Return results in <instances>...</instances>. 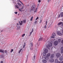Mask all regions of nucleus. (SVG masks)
Listing matches in <instances>:
<instances>
[{"mask_svg":"<svg viewBox=\"0 0 63 63\" xmlns=\"http://www.w3.org/2000/svg\"><path fill=\"white\" fill-rule=\"evenodd\" d=\"M63 23H62V22H60L58 23V25H60L61 24H62V25H63Z\"/></svg>","mask_w":63,"mask_h":63,"instance_id":"nucleus-15","label":"nucleus"},{"mask_svg":"<svg viewBox=\"0 0 63 63\" xmlns=\"http://www.w3.org/2000/svg\"><path fill=\"white\" fill-rule=\"evenodd\" d=\"M61 43H62V44H63V40H62V42H61Z\"/></svg>","mask_w":63,"mask_h":63,"instance_id":"nucleus-45","label":"nucleus"},{"mask_svg":"<svg viewBox=\"0 0 63 63\" xmlns=\"http://www.w3.org/2000/svg\"><path fill=\"white\" fill-rule=\"evenodd\" d=\"M4 56L3 55H0V58H3Z\"/></svg>","mask_w":63,"mask_h":63,"instance_id":"nucleus-24","label":"nucleus"},{"mask_svg":"<svg viewBox=\"0 0 63 63\" xmlns=\"http://www.w3.org/2000/svg\"><path fill=\"white\" fill-rule=\"evenodd\" d=\"M15 8L16 9H18V8H19V7H18V5H15Z\"/></svg>","mask_w":63,"mask_h":63,"instance_id":"nucleus-21","label":"nucleus"},{"mask_svg":"<svg viewBox=\"0 0 63 63\" xmlns=\"http://www.w3.org/2000/svg\"><path fill=\"white\" fill-rule=\"evenodd\" d=\"M60 15H59V16H58L59 17H60Z\"/></svg>","mask_w":63,"mask_h":63,"instance_id":"nucleus-51","label":"nucleus"},{"mask_svg":"<svg viewBox=\"0 0 63 63\" xmlns=\"http://www.w3.org/2000/svg\"><path fill=\"white\" fill-rule=\"evenodd\" d=\"M43 28H44L45 29H47V25H46L44 27H43Z\"/></svg>","mask_w":63,"mask_h":63,"instance_id":"nucleus-29","label":"nucleus"},{"mask_svg":"<svg viewBox=\"0 0 63 63\" xmlns=\"http://www.w3.org/2000/svg\"><path fill=\"white\" fill-rule=\"evenodd\" d=\"M58 60L57 59H56L55 60V63H58Z\"/></svg>","mask_w":63,"mask_h":63,"instance_id":"nucleus-23","label":"nucleus"},{"mask_svg":"<svg viewBox=\"0 0 63 63\" xmlns=\"http://www.w3.org/2000/svg\"><path fill=\"white\" fill-rule=\"evenodd\" d=\"M42 21V20L40 19V23H41Z\"/></svg>","mask_w":63,"mask_h":63,"instance_id":"nucleus-38","label":"nucleus"},{"mask_svg":"<svg viewBox=\"0 0 63 63\" xmlns=\"http://www.w3.org/2000/svg\"><path fill=\"white\" fill-rule=\"evenodd\" d=\"M61 56V54L60 53H58L56 54V56L57 58H59Z\"/></svg>","mask_w":63,"mask_h":63,"instance_id":"nucleus-2","label":"nucleus"},{"mask_svg":"<svg viewBox=\"0 0 63 63\" xmlns=\"http://www.w3.org/2000/svg\"><path fill=\"white\" fill-rule=\"evenodd\" d=\"M47 45H46V47H47Z\"/></svg>","mask_w":63,"mask_h":63,"instance_id":"nucleus-54","label":"nucleus"},{"mask_svg":"<svg viewBox=\"0 0 63 63\" xmlns=\"http://www.w3.org/2000/svg\"><path fill=\"white\" fill-rule=\"evenodd\" d=\"M33 17L32 16L30 20L31 21H32V20H33Z\"/></svg>","mask_w":63,"mask_h":63,"instance_id":"nucleus-31","label":"nucleus"},{"mask_svg":"<svg viewBox=\"0 0 63 63\" xmlns=\"http://www.w3.org/2000/svg\"><path fill=\"white\" fill-rule=\"evenodd\" d=\"M30 45L31 47H33V43L32 42H31L30 43Z\"/></svg>","mask_w":63,"mask_h":63,"instance_id":"nucleus-19","label":"nucleus"},{"mask_svg":"<svg viewBox=\"0 0 63 63\" xmlns=\"http://www.w3.org/2000/svg\"><path fill=\"white\" fill-rule=\"evenodd\" d=\"M46 25H47V21H46Z\"/></svg>","mask_w":63,"mask_h":63,"instance_id":"nucleus-40","label":"nucleus"},{"mask_svg":"<svg viewBox=\"0 0 63 63\" xmlns=\"http://www.w3.org/2000/svg\"><path fill=\"white\" fill-rule=\"evenodd\" d=\"M20 52H21V51L19 50L18 52L19 53H20Z\"/></svg>","mask_w":63,"mask_h":63,"instance_id":"nucleus-50","label":"nucleus"},{"mask_svg":"<svg viewBox=\"0 0 63 63\" xmlns=\"http://www.w3.org/2000/svg\"><path fill=\"white\" fill-rule=\"evenodd\" d=\"M3 61H1L0 62V63H3Z\"/></svg>","mask_w":63,"mask_h":63,"instance_id":"nucleus-49","label":"nucleus"},{"mask_svg":"<svg viewBox=\"0 0 63 63\" xmlns=\"http://www.w3.org/2000/svg\"><path fill=\"white\" fill-rule=\"evenodd\" d=\"M20 7L21 8L20 9L23 10L24 8V5H22Z\"/></svg>","mask_w":63,"mask_h":63,"instance_id":"nucleus-9","label":"nucleus"},{"mask_svg":"<svg viewBox=\"0 0 63 63\" xmlns=\"http://www.w3.org/2000/svg\"><path fill=\"white\" fill-rule=\"evenodd\" d=\"M61 52L62 53H63V47H62L61 48Z\"/></svg>","mask_w":63,"mask_h":63,"instance_id":"nucleus-14","label":"nucleus"},{"mask_svg":"<svg viewBox=\"0 0 63 63\" xmlns=\"http://www.w3.org/2000/svg\"><path fill=\"white\" fill-rule=\"evenodd\" d=\"M61 63H63V61H62Z\"/></svg>","mask_w":63,"mask_h":63,"instance_id":"nucleus-58","label":"nucleus"},{"mask_svg":"<svg viewBox=\"0 0 63 63\" xmlns=\"http://www.w3.org/2000/svg\"><path fill=\"white\" fill-rule=\"evenodd\" d=\"M57 34L59 35H62V33H61V32L60 31H58L57 32Z\"/></svg>","mask_w":63,"mask_h":63,"instance_id":"nucleus-4","label":"nucleus"},{"mask_svg":"<svg viewBox=\"0 0 63 63\" xmlns=\"http://www.w3.org/2000/svg\"><path fill=\"white\" fill-rule=\"evenodd\" d=\"M37 21H36L34 23L35 24H37Z\"/></svg>","mask_w":63,"mask_h":63,"instance_id":"nucleus-42","label":"nucleus"},{"mask_svg":"<svg viewBox=\"0 0 63 63\" xmlns=\"http://www.w3.org/2000/svg\"><path fill=\"white\" fill-rule=\"evenodd\" d=\"M54 54H52L51 55L50 58H53V57H54Z\"/></svg>","mask_w":63,"mask_h":63,"instance_id":"nucleus-11","label":"nucleus"},{"mask_svg":"<svg viewBox=\"0 0 63 63\" xmlns=\"http://www.w3.org/2000/svg\"><path fill=\"white\" fill-rule=\"evenodd\" d=\"M25 22H26L25 21V20H23V21H22V23H25Z\"/></svg>","mask_w":63,"mask_h":63,"instance_id":"nucleus-34","label":"nucleus"},{"mask_svg":"<svg viewBox=\"0 0 63 63\" xmlns=\"http://www.w3.org/2000/svg\"><path fill=\"white\" fill-rule=\"evenodd\" d=\"M19 22V23L20 22Z\"/></svg>","mask_w":63,"mask_h":63,"instance_id":"nucleus-61","label":"nucleus"},{"mask_svg":"<svg viewBox=\"0 0 63 63\" xmlns=\"http://www.w3.org/2000/svg\"><path fill=\"white\" fill-rule=\"evenodd\" d=\"M56 36L55 33H54L52 34V36L51 37V38H54V36Z\"/></svg>","mask_w":63,"mask_h":63,"instance_id":"nucleus-7","label":"nucleus"},{"mask_svg":"<svg viewBox=\"0 0 63 63\" xmlns=\"http://www.w3.org/2000/svg\"><path fill=\"white\" fill-rule=\"evenodd\" d=\"M22 50V48H21L20 49V51H21V50Z\"/></svg>","mask_w":63,"mask_h":63,"instance_id":"nucleus-47","label":"nucleus"},{"mask_svg":"<svg viewBox=\"0 0 63 63\" xmlns=\"http://www.w3.org/2000/svg\"><path fill=\"white\" fill-rule=\"evenodd\" d=\"M5 52L6 53H7V51L5 50Z\"/></svg>","mask_w":63,"mask_h":63,"instance_id":"nucleus-48","label":"nucleus"},{"mask_svg":"<svg viewBox=\"0 0 63 63\" xmlns=\"http://www.w3.org/2000/svg\"><path fill=\"white\" fill-rule=\"evenodd\" d=\"M48 46L49 47H51L52 46V44L51 43H50L48 44Z\"/></svg>","mask_w":63,"mask_h":63,"instance_id":"nucleus-10","label":"nucleus"},{"mask_svg":"<svg viewBox=\"0 0 63 63\" xmlns=\"http://www.w3.org/2000/svg\"><path fill=\"white\" fill-rule=\"evenodd\" d=\"M49 62H54V60L52 58H51L49 60Z\"/></svg>","mask_w":63,"mask_h":63,"instance_id":"nucleus-5","label":"nucleus"},{"mask_svg":"<svg viewBox=\"0 0 63 63\" xmlns=\"http://www.w3.org/2000/svg\"><path fill=\"white\" fill-rule=\"evenodd\" d=\"M25 46H26V44H25V43H24V45H23V48H24V47H25Z\"/></svg>","mask_w":63,"mask_h":63,"instance_id":"nucleus-27","label":"nucleus"},{"mask_svg":"<svg viewBox=\"0 0 63 63\" xmlns=\"http://www.w3.org/2000/svg\"><path fill=\"white\" fill-rule=\"evenodd\" d=\"M2 31H1V32H2Z\"/></svg>","mask_w":63,"mask_h":63,"instance_id":"nucleus-60","label":"nucleus"},{"mask_svg":"<svg viewBox=\"0 0 63 63\" xmlns=\"http://www.w3.org/2000/svg\"><path fill=\"white\" fill-rule=\"evenodd\" d=\"M18 24H17V25H18Z\"/></svg>","mask_w":63,"mask_h":63,"instance_id":"nucleus-57","label":"nucleus"},{"mask_svg":"<svg viewBox=\"0 0 63 63\" xmlns=\"http://www.w3.org/2000/svg\"><path fill=\"white\" fill-rule=\"evenodd\" d=\"M58 44V42L57 41H55L54 42V45L55 46H57Z\"/></svg>","mask_w":63,"mask_h":63,"instance_id":"nucleus-3","label":"nucleus"},{"mask_svg":"<svg viewBox=\"0 0 63 63\" xmlns=\"http://www.w3.org/2000/svg\"><path fill=\"white\" fill-rule=\"evenodd\" d=\"M4 52V50L0 49V52Z\"/></svg>","mask_w":63,"mask_h":63,"instance_id":"nucleus-20","label":"nucleus"},{"mask_svg":"<svg viewBox=\"0 0 63 63\" xmlns=\"http://www.w3.org/2000/svg\"><path fill=\"white\" fill-rule=\"evenodd\" d=\"M61 17H62L63 16V12H62L61 13Z\"/></svg>","mask_w":63,"mask_h":63,"instance_id":"nucleus-22","label":"nucleus"},{"mask_svg":"<svg viewBox=\"0 0 63 63\" xmlns=\"http://www.w3.org/2000/svg\"><path fill=\"white\" fill-rule=\"evenodd\" d=\"M29 47H30V49L31 50H33V47H31L30 46Z\"/></svg>","mask_w":63,"mask_h":63,"instance_id":"nucleus-26","label":"nucleus"},{"mask_svg":"<svg viewBox=\"0 0 63 63\" xmlns=\"http://www.w3.org/2000/svg\"><path fill=\"white\" fill-rule=\"evenodd\" d=\"M15 14H17V12H15Z\"/></svg>","mask_w":63,"mask_h":63,"instance_id":"nucleus-41","label":"nucleus"},{"mask_svg":"<svg viewBox=\"0 0 63 63\" xmlns=\"http://www.w3.org/2000/svg\"><path fill=\"white\" fill-rule=\"evenodd\" d=\"M16 27H17V30H19V29H20V27L19 26H18H18H17Z\"/></svg>","mask_w":63,"mask_h":63,"instance_id":"nucleus-17","label":"nucleus"},{"mask_svg":"<svg viewBox=\"0 0 63 63\" xmlns=\"http://www.w3.org/2000/svg\"><path fill=\"white\" fill-rule=\"evenodd\" d=\"M33 32V31H32V32H32V33Z\"/></svg>","mask_w":63,"mask_h":63,"instance_id":"nucleus-55","label":"nucleus"},{"mask_svg":"<svg viewBox=\"0 0 63 63\" xmlns=\"http://www.w3.org/2000/svg\"><path fill=\"white\" fill-rule=\"evenodd\" d=\"M32 31H34V29H32Z\"/></svg>","mask_w":63,"mask_h":63,"instance_id":"nucleus-56","label":"nucleus"},{"mask_svg":"<svg viewBox=\"0 0 63 63\" xmlns=\"http://www.w3.org/2000/svg\"><path fill=\"white\" fill-rule=\"evenodd\" d=\"M36 6L35 4H34L31 7V10L32 11H34V13H37V9L38 8H36L35 9Z\"/></svg>","mask_w":63,"mask_h":63,"instance_id":"nucleus-1","label":"nucleus"},{"mask_svg":"<svg viewBox=\"0 0 63 63\" xmlns=\"http://www.w3.org/2000/svg\"><path fill=\"white\" fill-rule=\"evenodd\" d=\"M42 62L43 63H46L47 62V61L46 60H42Z\"/></svg>","mask_w":63,"mask_h":63,"instance_id":"nucleus-12","label":"nucleus"},{"mask_svg":"<svg viewBox=\"0 0 63 63\" xmlns=\"http://www.w3.org/2000/svg\"><path fill=\"white\" fill-rule=\"evenodd\" d=\"M35 58H36V56H34V59H35Z\"/></svg>","mask_w":63,"mask_h":63,"instance_id":"nucleus-39","label":"nucleus"},{"mask_svg":"<svg viewBox=\"0 0 63 63\" xmlns=\"http://www.w3.org/2000/svg\"><path fill=\"white\" fill-rule=\"evenodd\" d=\"M50 1H51V0H48V3H49V2H50Z\"/></svg>","mask_w":63,"mask_h":63,"instance_id":"nucleus-36","label":"nucleus"},{"mask_svg":"<svg viewBox=\"0 0 63 63\" xmlns=\"http://www.w3.org/2000/svg\"><path fill=\"white\" fill-rule=\"evenodd\" d=\"M18 4L19 6H20V7L21 6V4H20L19 3H18Z\"/></svg>","mask_w":63,"mask_h":63,"instance_id":"nucleus-33","label":"nucleus"},{"mask_svg":"<svg viewBox=\"0 0 63 63\" xmlns=\"http://www.w3.org/2000/svg\"><path fill=\"white\" fill-rule=\"evenodd\" d=\"M58 41L59 42H61V39H58Z\"/></svg>","mask_w":63,"mask_h":63,"instance_id":"nucleus-32","label":"nucleus"},{"mask_svg":"<svg viewBox=\"0 0 63 63\" xmlns=\"http://www.w3.org/2000/svg\"><path fill=\"white\" fill-rule=\"evenodd\" d=\"M22 21H21V23H19V24L20 25H22Z\"/></svg>","mask_w":63,"mask_h":63,"instance_id":"nucleus-30","label":"nucleus"},{"mask_svg":"<svg viewBox=\"0 0 63 63\" xmlns=\"http://www.w3.org/2000/svg\"><path fill=\"white\" fill-rule=\"evenodd\" d=\"M59 59L61 61H62L63 60V56H61V57H60L59 58Z\"/></svg>","mask_w":63,"mask_h":63,"instance_id":"nucleus-13","label":"nucleus"},{"mask_svg":"<svg viewBox=\"0 0 63 63\" xmlns=\"http://www.w3.org/2000/svg\"><path fill=\"white\" fill-rule=\"evenodd\" d=\"M38 2L39 3H40L41 2V0H39Z\"/></svg>","mask_w":63,"mask_h":63,"instance_id":"nucleus-43","label":"nucleus"},{"mask_svg":"<svg viewBox=\"0 0 63 63\" xmlns=\"http://www.w3.org/2000/svg\"><path fill=\"white\" fill-rule=\"evenodd\" d=\"M58 63H60V62H58Z\"/></svg>","mask_w":63,"mask_h":63,"instance_id":"nucleus-53","label":"nucleus"},{"mask_svg":"<svg viewBox=\"0 0 63 63\" xmlns=\"http://www.w3.org/2000/svg\"><path fill=\"white\" fill-rule=\"evenodd\" d=\"M21 8H20L19 9V10L20 11H21V9H20Z\"/></svg>","mask_w":63,"mask_h":63,"instance_id":"nucleus-44","label":"nucleus"},{"mask_svg":"<svg viewBox=\"0 0 63 63\" xmlns=\"http://www.w3.org/2000/svg\"><path fill=\"white\" fill-rule=\"evenodd\" d=\"M39 19V17H37L36 18V20H37L38 19Z\"/></svg>","mask_w":63,"mask_h":63,"instance_id":"nucleus-37","label":"nucleus"},{"mask_svg":"<svg viewBox=\"0 0 63 63\" xmlns=\"http://www.w3.org/2000/svg\"><path fill=\"white\" fill-rule=\"evenodd\" d=\"M50 56V53H48L47 54V57H49Z\"/></svg>","mask_w":63,"mask_h":63,"instance_id":"nucleus-16","label":"nucleus"},{"mask_svg":"<svg viewBox=\"0 0 63 63\" xmlns=\"http://www.w3.org/2000/svg\"><path fill=\"white\" fill-rule=\"evenodd\" d=\"M21 3L22 4L23 6H24V4H23V3H22V2H21Z\"/></svg>","mask_w":63,"mask_h":63,"instance_id":"nucleus-52","label":"nucleus"},{"mask_svg":"<svg viewBox=\"0 0 63 63\" xmlns=\"http://www.w3.org/2000/svg\"><path fill=\"white\" fill-rule=\"evenodd\" d=\"M46 53H46L44 52L43 53V56H46Z\"/></svg>","mask_w":63,"mask_h":63,"instance_id":"nucleus-18","label":"nucleus"},{"mask_svg":"<svg viewBox=\"0 0 63 63\" xmlns=\"http://www.w3.org/2000/svg\"><path fill=\"white\" fill-rule=\"evenodd\" d=\"M43 39V38H40L39 39L38 41H42Z\"/></svg>","mask_w":63,"mask_h":63,"instance_id":"nucleus-25","label":"nucleus"},{"mask_svg":"<svg viewBox=\"0 0 63 63\" xmlns=\"http://www.w3.org/2000/svg\"><path fill=\"white\" fill-rule=\"evenodd\" d=\"M25 35V34H23V35H22L21 37L22 38L23 37V38H24V36Z\"/></svg>","mask_w":63,"mask_h":63,"instance_id":"nucleus-28","label":"nucleus"},{"mask_svg":"<svg viewBox=\"0 0 63 63\" xmlns=\"http://www.w3.org/2000/svg\"><path fill=\"white\" fill-rule=\"evenodd\" d=\"M24 1H25L26 0H23Z\"/></svg>","mask_w":63,"mask_h":63,"instance_id":"nucleus-59","label":"nucleus"},{"mask_svg":"<svg viewBox=\"0 0 63 63\" xmlns=\"http://www.w3.org/2000/svg\"><path fill=\"white\" fill-rule=\"evenodd\" d=\"M44 59H45V60H47V61L49 60V58H48V57L47 56L45 57H44Z\"/></svg>","mask_w":63,"mask_h":63,"instance_id":"nucleus-8","label":"nucleus"},{"mask_svg":"<svg viewBox=\"0 0 63 63\" xmlns=\"http://www.w3.org/2000/svg\"><path fill=\"white\" fill-rule=\"evenodd\" d=\"M14 51V50L13 49H12L11 50V52L12 53V51Z\"/></svg>","mask_w":63,"mask_h":63,"instance_id":"nucleus-35","label":"nucleus"},{"mask_svg":"<svg viewBox=\"0 0 63 63\" xmlns=\"http://www.w3.org/2000/svg\"><path fill=\"white\" fill-rule=\"evenodd\" d=\"M32 32H31L30 33V35H31V34H32Z\"/></svg>","mask_w":63,"mask_h":63,"instance_id":"nucleus-46","label":"nucleus"},{"mask_svg":"<svg viewBox=\"0 0 63 63\" xmlns=\"http://www.w3.org/2000/svg\"><path fill=\"white\" fill-rule=\"evenodd\" d=\"M48 49L46 48L44 49V52H45L46 53H47L48 52Z\"/></svg>","mask_w":63,"mask_h":63,"instance_id":"nucleus-6","label":"nucleus"}]
</instances>
